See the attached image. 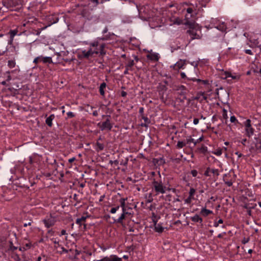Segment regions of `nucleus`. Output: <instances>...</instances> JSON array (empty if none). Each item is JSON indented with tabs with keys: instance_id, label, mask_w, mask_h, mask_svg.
Masks as SVG:
<instances>
[{
	"instance_id": "f257e3e1",
	"label": "nucleus",
	"mask_w": 261,
	"mask_h": 261,
	"mask_svg": "<svg viewBox=\"0 0 261 261\" xmlns=\"http://www.w3.org/2000/svg\"><path fill=\"white\" fill-rule=\"evenodd\" d=\"M89 48L88 50H82L81 53L78 54L79 59H89L94 54L99 55V56H103L106 54L105 50V44L104 43H99L98 40H94L89 43Z\"/></svg>"
},
{
	"instance_id": "f03ea898",
	"label": "nucleus",
	"mask_w": 261,
	"mask_h": 261,
	"mask_svg": "<svg viewBox=\"0 0 261 261\" xmlns=\"http://www.w3.org/2000/svg\"><path fill=\"white\" fill-rule=\"evenodd\" d=\"M3 5L11 11H19L23 6L22 0H4Z\"/></svg>"
},
{
	"instance_id": "7ed1b4c3",
	"label": "nucleus",
	"mask_w": 261,
	"mask_h": 261,
	"mask_svg": "<svg viewBox=\"0 0 261 261\" xmlns=\"http://www.w3.org/2000/svg\"><path fill=\"white\" fill-rule=\"evenodd\" d=\"M173 90L177 92V94L182 96L181 98H177V100L181 102H184V100L187 99L186 94L187 89L185 86L183 85H175L173 87Z\"/></svg>"
},
{
	"instance_id": "20e7f679",
	"label": "nucleus",
	"mask_w": 261,
	"mask_h": 261,
	"mask_svg": "<svg viewBox=\"0 0 261 261\" xmlns=\"http://www.w3.org/2000/svg\"><path fill=\"white\" fill-rule=\"evenodd\" d=\"M45 226L49 228L53 226L57 222V217L55 214H50L49 216H46L42 220Z\"/></svg>"
},
{
	"instance_id": "39448f33",
	"label": "nucleus",
	"mask_w": 261,
	"mask_h": 261,
	"mask_svg": "<svg viewBox=\"0 0 261 261\" xmlns=\"http://www.w3.org/2000/svg\"><path fill=\"white\" fill-rule=\"evenodd\" d=\"M153 188L156 194H164L166 192V187L163 185L161 181L154 180L152 182Z\"/></svg>"
},
{
	"instance_id": "423d86ee",
	"label": "nucleus",
	"mask_w": 261,
	"mask_h": 261,
	"mask_svg": "<svg viewBox=\"0 0 261 261\" xmlns=\"http://www.w3.org/2000/svg\"><path fill=\"white\" fill-rule=\"evenodd\" d=\"M107 118L105 121L102 123L99 122L97 124V126L100 128V130L102 131L106 129L110 130L113 127V125L110 122V115H107Z\"/></svg>"
},
{
	"instance_id": "0eeeda50",
	"label": "nucleus",
	"mask_w": 261,
	"mask_h": 261,
	"mask_svg": "<svg viewBox=\"0 0 261 261\" xmlns=\"http://www.w3.org/2000/svg\"><path fill=\"white\" fill-rule=\"evenodd\" d=\"M245 127V135L248 137H251L254 134V129L252 127L251 120L250 119L246 120L244 122Z\"/></svg>"
},
{
	"instance_id": "6e6552de",
	"label": "nucleus",
	"mask_w": 261,
	"mask_h": 261,
	"mask_svg": "<svg viewBox=\"0 0 261 261\" xmlns=\"http://www.w3.org/2000/svg\"><path fill=\"white\" fill-rule=\"evenodd\" d=\"M33 63L37 64L40 63L44 64H50L53 63L52 58L50 57H43L42 56H38L34 59Z\"/></svg>"
},
{
	"instance_id": "1a4fd4ad",
	"label": "nucleus",
	"mask_w": 261,
	"mask_h": 261,
	"mask_svg": "<svg viewBox=\"0 0 261 261\" xmlns=\"http://www.w3.org/2000/svg\"><path fill=\"white\" fill-rule=\"evenodd\" d=\"M211 173L213 174L214 178L217 179L219 175V171L217 169L206 168L204 175L205 176H211Z\"/></svg>"
},
{
	"instance_id": "9d476101",
	"label": "nucleus",
	"mask_w": 261,
	"mask_h": 261,
	"mask_svg": "<svg viewBox=\"0 0 261 261\" xmlns=\"http://www.w3.org/2000/svg\"><path fill=\"white\" fill-rule=\"evenodd\" d=\"M187 33L190 36L192 40L199 39L200 38V36L196 33V31L194 29L188 30L187 31Z\"/></svg>"
},
{
	"instance_id": "9b49d317",
	"label": "nucleus",
	"mask_w": 261,
	"mask_h": 261,
	"mask_svg": "<svg viewBox=\"0 0 261 261\" xmlns=\"http://www.w3.org/2000/svg\"><path fill=\"white\" fill-rule=\"evenodd\" d=\"M119 259L116 255H111L110 256H106L99 260H94L93 261H117Z\"/></svg>"
},
{
	"instance_id": "f8f14e48",
	"label": "nucleus",
	"mask_w": 261,
	"mask_h": 261,
	"mask_svg": "<svg viewBox=\"0 0 261 261\" xmlns=\"http://www.w3.org/2000/svg\"><path fill=\"white\" fill-rule=\"evenodd\" d=\"M207 97L205 95L203 92L198 93L196 96L194 97V99L199 100L200 102L206 100Z\"/></svg>"
},
{
	"instance_id": "ddd939ff",
	"label": "nucleus",
	"mask_w": 261,
	"mask_h": 261,
	"mask_svg": "<svg viewBox=\"0 0 261 261\" xmlns=\"http://www.w3.org/2000/svg\"><path fill=\"white\" fill-rule=\"evenodd\" d=\"M146 57L147 59L154 61H158L159 59V54L157 53L148 54Z\"/></svg>"
},
{
	"instance_id": "4468645a",
	"label": "nucleus",
	"mask_w": 261,
	"mask_h": 261,
	"mask_svg": "<svg viewBox=\"0 0 261 261\" xmlns=\"http://www.w3.org/2000/svg\"><path fill=\"white\" fill-rule=\"evenodd\" d=\"M55 116L54 114H51L49 117H47L45 120V123L49 126L51 127L53 125L52 121L55 119Z\"/></svg>"
},
{
	"instance_id": "2eb2a0df",
	"label": "nucleus",
	"mask_w": 261,
	"mask_h": 261,
	"mask_svg": "<svg viewBox=\"0 0 261 261\" xmlns=\"http://www.w3.org/2000/svg\"><path fill=\"white\" fill-rule=\"evenodd\" d=\"M5 77L6 78V81L9 82L12 80H15L17 79L16 75H12L10 72L8 71L5 73Z\"/></svg>"
},
{
	"instance_id": "dca6fc26",
	"label": "nucleus",
	"mask_w": 261,
	"mask_h": 261,
	"mask_svg": "<svg viewBox=\"0 0 261 261\" xmlns=\"http://www.w3.org/2000/svg\"><path fill=\"white\" fill-rule=\"evenodd\" d=\"M188 80H190L192 81L193 82H197L198 83L202 84L203 85H208L209 84V81L208 80H202L199 79H196V78H192V79H188Z\"/></svg>"
},
{
	"instance_id": "f3484780",
	"label": "nucleus",
	"mask_w": 261,
	"mask_h": 261,
	"mask_svg": "<svg viewBox=\"0 0 261 261\" xmlns=\"http://www.w3.org/2000/svg\"><path fill=\"white\" fill-rule=\"evenodd\" d=\"M191 220L193 222H198L200 224H202V221H203L202 218H201L199 215H198L197 214L194 215V216L191 217Z\"/></svg>"
},
{
	"instance_id": "a211bd4d",
	"label": "nucleus",
	"mask_w": 261,
	"mask_h": 261,
	"mask_svg": "<svg viewBox=\"0 0 261 261\" xmlns=\"http://www.w3.org/2000/svg\"><path fill=\"white\" fill-rule=\"evenodd\" d=\"M154 230L156 232L161 233L164 231V227L162 226V224L156 223L154 224Z\"/></svg>"
},
{
	"instance_id": "6ab92c4d",
	"label": "nucleus",
	"mask_w": 261,
	"mask_h": 261,
	"mask_svg": "<svg viewBox=\"0 0 261 261\" xmlns=\"http://www.w3.org/2000/svg\"><path fill=\"white\" fill-rule=\"evenodd\" d=\"M256 142L255 144L256 150L259 152H261V138H258L256 139Z\"/></svg>"
},
{
	"instance_id": "aec40b11",
	"label": "nucleus",
	"mask_w": 261,
	"mask_h": 261,
	"mask_svg": "<svg viewBox=\"0 0 261 261\" xmlns=\"http://www.w3.org/2000/svg\"><path fill=\"white\" fill-rule=\"evenodd\" d=\"M212 213L213 212L212 211L207 210L205 208H202L200 211V214L204 217H206Z\"/></svg>"
},
{
	"instance_id": "412c9836",
	"label": "nucleus",
	"mask_w": 261,
	"mask_h": 261,
	"mask_svg": "<svg viewBox=\"0 0 261 261\" xmlns=\"http://www.w3.org/2000/svg\"><path fill=\"white\" fill-rule=\"evenodd\" d=\"M104 148H105V145L103 144L100 143L99 142L97 141V142L96 143V146L95 148V150L99 152V151H102L104 149Z\"/></svg>"
},
{
	"instance_id": "4be33fe9",
	"label": "nucleus",
	"mask_w": 261,
	"mask_h": 261,
	"mask_svg": "<svg viewBox=\"0 0 261 261\" xmlns=\"http://www.w3.org/2000/svg\"><path fill=\"white\" fill-rule=\"evenodd\" d=\"M106 83L105 82L102 83L99 87V92L101 95L104 96H105V91L104 89L106 87Z\"/></svg>"
},
{
	"instance_id": "5701e85b",
	"label": "nucleus",
	"mask_w": 261,
	"mask_h": 261,
	"mask_svg": "<svg viewBox=\"0 0 261 261\" xmlns=\"http://www.w3.org/2000/svg\"><path fill=\"white\" fill-rule=\"evenodd\" d=\"M216 28L222 32L225 31L226 30V25L224 22H222L218 25Z\"/></svg>"
},
{
	"instance_id": "b1692460",
	"label": "nucleus",
	"mask_w": 261,
	"mask_h": 261,
	"mask_svg": "<svg viewBox=\"0 0 261 261\" xmlns=\"http://www.w3.org/2000/svg\"><path fill=\"white\" fill-rule=\"evenodd\" d=\"M135 65L134 61L133 60H129L128 62L126 64L125 67L129 68L132 70V67Z\"/></svg>"
},
{
	"instance_id": "393cba45",
	"label": "nucleus",
	"mask_w": 261,
	"mask_h": 261,
	"mask_svg": "<svg viewBox=\"0 0 261 261\" xmlns=\"http://www.w3.org/2000/svg\"><path fill=\"white\" fill-rule=\"evenodd\" d=\"M126 198H121L120 199V206L122 207V211L125 212V200Z\"/></svg>"
},
{
	"instance_id": "a878e982",
	"label": "nucleus",
	"mask_w": 261,
	"mask_h": 261,
	"mask_svg": "<svg viewBox=\"0 0 261 261\" xmlns=\"http://www.w3.org/2000/svg\"><path fill=\"white\" fill-rule=\"evenodd\" d=\"M93 4L94 7H96L99 4H102L104 1H109V0H89Z\"/></svg>"
},
{
	"instance_id": "bb28decb",
	"label": "nucleus",
	"mask_w": 261,
	"mask_h": 261,
	"mask_svg": "<svg viewBox=\"0 0 261 261\" xmlns=\"http://www.w3.org/2000/svg\"><path fill=\"white\" fill-rule=\"evenodd\" d=\"M15 66H16V62H15V60L14 59L10 60L8 61V66L10 68H13L15 67Z\"/></svg>"
},
{
	"instance_id": "cd10ccee",
	"label": "nucleus",
	"mask_w": 261,
	"mask_h": 261,
	"mask_svg": "<svg viewBox=\"0 0 261 261\" xmlns=\"http://www.w3.org/2000/svg\"><path fill=\"white\" fill-rule=\"evenodd\" d=\"M10 73L12 74V75H16L17 77L18 76V75L19 73L20 70L19 69H15L14 70L9 71Z\"/></svg>"
},
{
	"instance_id": "c85d7f7f",
	"label": "nucleus",
	"mask_w": 261,
	"mask_h": 261,
	"mask_svg": "<svg viewBox=\"0 0 261 261\" xmlns=\"http://www.w3.org/2000/svg\"><path fill=\"white\" fill-rule=\"evenodd\" d=\"M186 145V143L183 141H178L176 145V146L178 148H182L184 146Z\"/></svg>"
},
{
	"instance_id": "c756f323",
	"label": "nucleus",
	"mask_w": 261,
	"mask_h": 261,
	"mask_svg": "<svg viewBox=\"0 0 261 261\" xmlns=\"http://www.w3.org/2000/svg\"><path fill=\"white\" fill-rule=\"evenodd\" d=\"M200 151L203 153H205L207 151V147L202 145L201 147L199 148Z\"/></svg>"
},
{
	"instance_id": "7c9ffc66",
	"label": "nucleus",
	"mask_w": 261,
	"mask_h": 261,
	"mask_svg": "<svg viewBox=\"0 0 261 261\" xmlns=\"http://www.w3.org/2000/svg\"><path fill=\"white\" fill-rule=\"evenodd\" d=\"M213 153L217 156H220L222 153V149L221 148H218L216 149L215 151H213Z\"/></svg>"
},
{
	"instance_id": "2f4dec72",
	"label": "nucleus",
	"mask_w": 261,
	"mask_h": 261,
	"mask_svg": "<svg viewBox=\"0 0 261 261\" xmlns=\"http://www.w3.org/2000/svg\"><path fill=\"white\" fill-rule=\"evenodd\" d=\"M151 217L154 224H156L158 222V219L157 218V216L154 213H152Z\"/></svg>"
},
{
	"instance_id": "473e14b6",
	"label": "nucleus",
	"mask_w": 261,
	"mask_h": 261,
	"mask_svg": "<svg viewBox=\"0 0 261 261\" xmlns=\"http://www.w3.org/2000/svg\"><path fill=\"white\" fill-rule=\"evenodd\" d=\"M195 189H194L193 188H190L189 191V196L193 197V196L195 193Z\"/></svg>"
},
{
	"instance_id": "72a5a7b5",
	"label": "nucleus",
	"mask_w": 261,
	"mask_h": 261,
	"mask_svg": "<svg viewBox=\"0 0 261 261\" xmlns=\"http://www.w3.org/2000/svg\"><path fill=\"white\" fill-rule=\"evenodd\" d=\"M222 116L225 119H228L227 111L225 109H223Z\"/></svg>"
},
{
	"instance_id": "f704fd0d",
	"label": "nucleus",
	"mask_w": 261,
	"mask_h": 261,
	"mask_svg": "<svg viewBox=\"0 0 261 261\" xmlns=\"http://www.w3.org/2000/svg\"><path fill=\"white\" fill-rule=\"evenodd\" d=\"M194 199V197H191L189 196V197L185 199V203L187 204H190L192 202V200Z\"/></svg>"
},
{
	"instance_id": "c9c22d12",
	"label": "nucleus",
	"mask_w": 261,
	"mask_h": 261,
	"mask_svg": "<svg viewBox=\"0 0 261 261\" xmlns=\"http://www.w3.org/2000/svg\"><path fill=\"white\" fill-rule=\"evenodd\" d=\"M10 246H9V249L12 251H14L17 249V247H15L13 246V244L12 242H10Z\"/></svg>"
},
{
	"instance_id": "e433bc0d",
	"label": "nucleus",
	"mask_w": 261,
	"mask_h": 261,
	"mask_svg": "<svg viewBox=\"0 0 261 261\" xmlns=\"http://www.w3.org/2000/svg\"><path fill=\"white\" fill-rule=\"evenodd\" d=\"M223 220L220 219L217 222H214V226L217 227L219 226V224H222V223H223Z\"/></svg>"
},
{
	"instance_id": "4c0bfd02",
	"label": "nucleus",
	"mask_w": 261,
	"mask_h": 261,
	"mask_svg": "<svg viewBox=\"0 0 261 261\" xmlns=\"http://www.w3.org/2000/svg\"><path fill=\"white\" fill-rule=\"evenodd\" d=\"M120 206H117L116 207H112L110 210V213L112 214H114L116 212V211L119 208Z\"/></svg>"
},
{
	"instance_id": "58836bf2",
	"label": "nucleus",
	"mask_w": 261,
	"mask_h": 261,
	"mask_svg": "<svg viewBox=\"0 0 261 261\" xmlns=\"http://www.w3.org/2000/svg\"><path fill=\"white\" fill-rule=\"evenodd\" d=\"M181 23H182V21L178 18H176L173 21L174 24H176L178 25L181 24Z\"/></svg>"
},
{
	"instance_id": "ea45409f",
	"label": "nucleus",
	"mask_w": 261,
	"mask_h": 261,
	"mask_svg": "<svg viewBox=\"0 0 261 261\" xmlns=\"http://www.w3.org/2000/svg\"><path fill=\"white\" fill-rule=\"evenodd\" d=\"M180 76L182 79H186L188 81H191L190 80H188V79H190V78L187 77L186 73L185 72H182L180 73Z\"/></svg>"
},
{
	"instance_id": "a19ab883",
	"label": "nucleus",
	"mask_w": 261,
	"mask_h": 261,
	"mask_svg": "<svg viewBox=\"0 0 261 261\" xmlns=\"http://www.w3.org/2000/svg\"><path fill=\"white\" fill-rule=\"evenodd\" d=\"M230 121H231V122H232V123L238 122V120L234 116H231L230 117Z\"/></svg>"
},
{
	"instance_id": "79ce46f5",
	"label": "nucleus",
	"mask_w": 261,
	"mask_h": 261,
	"mask_svg": "<svg viewBox=\"0 0 261 261\" xmlns=\"http://www.w3.org/2000/svg\"><path fill=\"white\" fill-rule=\"evenodd\" d=\"M244 51L246 54H248V55H253V52L252 51V50L251 49H244Z\"/></svg>"
},
{
	"instance_id": "37998d69",
	"label": "nucleus",
	"mask_w": 261,
	"mask_h": 261,
	"mask_svg": "<svg viewBox=\"0 0 261 261\" xmlns=\"http://www.w3.org/2000/svg\"><path fill=\"white\" fill-rule=\"evenodd\" d=\"M203 137L202 136V137H200V138H199V139H198L196 141H195V142H194V146H196V145L197 143H199V142H201L202 141H203Z\"/></svg>"
},
{
	"instance_id": "c03bdc74",
	"label": "nucleus",
	"mask_w": 261,
	"mask_h": 261,
	"mask_svg": "<svg viewBox=\"0 0 261 261\" xmlns=\"http://www.w3.org/2000/svg\"><path fill=\"white\" fill-rule=\"evenodd\" d=\"M67 115L69 118H72V117H74L75 116L73 112H67Z\"/></svg>"
},
{
	"instance_id": "a18cd8bd",
	"label": "nucleus",
	"mask_w": 261,
	"mask_h": 261,
	"mask_svg": "<svg viewBox=\"0 0 261 261\" xmlns=\"http://www.w3.org/2000/svg\"><path fill=\"white\" fill-rule=\"evenodd\" d=\"M191 174L193 177H196L197 175L198 172L196 170H192L191 172Z\"/></svg>"
},
{
	"instance_id": "49530a36",
	"label": "nucleus",
	"mask_w": 261,
	"mask_h": 261,
	"mask_svg": "<svg viewBox=\"0 0 261 261\" xmlns=\"http://www.w3.org/2000/svg\"><path fill=\"white\" fill-rule=\"evenodd\" d=\"M61 250H62V251H61V252H60V254H62V253H68V251L67 249H65L64 247H63V246H62V247H61Z\"/></svg>"
},
{
	"instance_id": "de8ad7c7",
	"label": "nucleus",
	"mask_w": 261,
	"mask_h": 261,
	"mask_svg": "<svg viewBox=\"0 0 261 261\" xmlns=\"http://www.w3.org/2000/svg\"><path fill=\"white\" fill-rule=\"evenodd\" d=\"M225 184L228 187H230L232 185V181L231 180L225 181Z\"/></svg>"
},
{
	"instance_id": "09e8293b",
	"label": "nucleus",
	"mask_w": 261,
	"mask_h": 261,
	"mask_svg": "<svg viewBox=\"0 0 261 261\" xmlns=\"http://www.w3.org/2000/svg\"><path fill=\"white\" fill-rule=\"evenodd\" d=\"M194 142H195V141L193 138H189V139H187V143H193L194 144Z\"/></svg>"
},
{
	"instance_id": "8fccbe9b",
	"label": "nucleus",
	"mask_w": 261,
	"mask_h": 261,
	"mask_svg": "<svg viewBox=\"0 0 261 261\" xmlns=\"http://www.w3.org/2000/svg\"><path fill=\"white\" fill-rule=\"evenodd\" d=\"M142 119L144 120V122L147 124H149L150 121L148 118L147 117L143 116L142 117Z\"/></svg>"
},
{
	"instance_id": "3c124183",
	"label": "nucleus",
	"mask_w": 261,
	"mask_h": 261,
	"mask_svg": "<svg viewBox=\"0 0 261 261\" xmlns=\"http://www.w3.org/2000/svg\"><path fill=\"white\" fill-rule=\"evenodd\" d=\"M115 222L121 224L122 225H123V220L119 218L115 221Z\"/></svg>"
},
{
	"instance_id": "603ef678",
	"label": "nucleus",
	"mask_w": 261,
	"mask_h": 261,
	"mask_svg": "<svg viewBox=\"0 0 261 261\" xmlns=\"http://www.w3.org/2000/svg\"><path fill=\"white\" fill-rule=\"evenodd\" d=\"M14 259L16 260V261H21V259H20V258L19 257V255L17 254H16L15 255V256H14Z\"/></svg>"
},
{
	"instance_id": "864d4df0",
	"label": "nucleus",
	"mask_w": 261,
	"mask_h": 261,
	"mask_svg": "<svg viewBox=\"0 0 261 261\" xmlns=\"http://www.w3.org/2000/svg\"><path fill=\"white\" fill-rule=\"evenodd\" d=\"M31 246V244L30 243H27L24 246V247H25L26 250H28V249L30 248Z\"/></svg>"
},
{
	"instance_id": "5fc2aeb1",
	"label": "nucleus",
	"mask_w": 261,
	"mask_h": 261,
	"mask_svg": "<svg viewBox=\"0 0 261 261\" xmlns=\"http://www.w3.org/2000/svg\"><path fill=\"white\" fill-rule=\"evenodd\" d=\"M47 234H50L51 236L54 235V231L53 230V229H49L47 232Z\"/></svg>"
},
{
	"instance_id": "6e6d98bb",
	"label": "nucleus",
	"mask_w": 261,
	"mask_h": 261,
	"mask_svg": "<svg viewBox=\"0 0 261 261\" xmlns=\"http://www.w3.org/2000/svg\"><path fill=\"white\" fill-rule=\"evenodd\" d=\"M193 9L192 8H188L187 9V13H189V14H191L193 12Z\"/></svg>"
},
{
	"instance_id": "4d7b16f0",
	"label": "nucleus",
	"mask_w": 261,
	"mask_h": 261,
	"mask_svg": "<svg viewBox=\"0 0 261 261\" xmlns=\"http://www.w3.org/2000/svg\"><path fill=\"white\" fill-rule=\"evenodd\" d=\"M199 123V119L198 118H194L193 120V123L197 125Z\"/></svg>"
},
{
	"instance_id": "13d9d810",
	"label": "nucleus",
	"mask_w": 261,
	"mask_h": 261,
	"mask_svg": "<svg viewBox=\"0 0 261 261\" xmlns=\"http://www.w3.org/2000/svg\"><path fill=\"white\" fill-rule=\"evenodd\" d=\"M125 212H123V213L121 215V216L119 217V218H120L121 220H123L125 218Z\"/></svg>"
},
{
	"instance_id": "bf43d9fd",
	"label": "nucleus",
	"mask_w": 261,
	"mask_h": 261,
	"mask_svg": "<svg viewBox=\"0 0 261 261\" xmlns=\"http://www.w3.org/2000/svg\"><path fill=\"white\" fill-rule=\"evenodd\" d=\"M191 64L192 65H193V66H194L195 68H197V66H198V63L195 62H191Z\"/></svg>"
},
{
	"instance_id": "052dcab7",
	"label": "nucleus",
	"mask_w": 261,
	"mask_h": 261,
	"mask_svg": "<svg viewBox=\"0 0 261 261\" xmlns=\"http://www.w3.org/2000/svg\"><path fill=\"white\" fill-rule=\"evenodd\" d=\"M225 77L226 78H228V77H231V76H232V75L229 72H225Z\"/></svg>"
},
{
	"instance_id": "680f3d73",
	"label": "nucleus",
	"mask_w": 261,
	"mask_h": 261,
	"mask_svg": "<svg viewBox=\"0 0 261 261\" xmlns=\"http://www.w3.org/2000/svg\"><path fill=\"white\" fill-rule=\"evenodd\" d=\"M75 160V157H72L68 160V162L70 163H72L73 162H74Z\"/></svg>"
},
{
	"instance_id": "e2e57ef3",
	"label": "nucleus",
	"mask_w": 261,
	"mask_h": 261,
	"mask_svg": "<svg viewBox=\"0 0 261 261\" xmlns=\"http://www.w3.org/2000/svg\"><path fill=\"white\" fill-rule=\"evenodd\" d=\"M177 66L179 67V68H181L182 67V66H184V63H179V62H177Z\"/></svg>"
},
{
	"instance_id": "0e129e2a",
	"label": "nucleus",
	"mask_w": 261,
	"mask_h": 261,
	"mask_svg": "<svg viewBox=\"0 0 261 261\" xmlns=\"http://www.w3.org/2000/svg\"><path fill=\"white\" fill-rule=\"evenodd\" d=\"M10 33H11V36L12 37H14L16 34V31L15 30L11 31Z\"/></svg>"
},
{
	"instance_id": "69168bd1",
	"label": "nucleus",
	"mask_w": 261,
	"mask_h": 261,
	"mask_svg": "<svg viewBox=\"0 0 261 261\" xmlns=\"http://www.w3.org/2000/svg\"><path fill=\"white\" fill-rule=\"evenodd\" d=\"M87 218V217L82 216L81 218H80L79 219L81 221L84 222L86 220Z\"/></svg>"
},
{
	"instance_id": "338daca9",
	"label": "nucleus",
	"mask_w": 261,
	"mask_h": 261,
	"mask_svg": "<svg viewBox=\"0 0 261 261\" xmlns=\"http://www.w3.org/2000/svg\"><path fill=\"white\" fill-rule=\"evenodd\" d=\"M125 70H124V74H128V71H129V70H130V69H129V68H127V67H125Z\"/></svg>"
},
{
	"instance_id": "774afa93",
	"label": "nucleus",
	"mask_w": 261,
	"mask_h": 261,
	"mask_svg": "<svg viewBox=\"0 0 261 261\" xmlns=\"http://www.w3.org/2000/svg\"><path fill=\"white\" fill-rule=\"evenodd\" d=\"M121 95L122 97H125L127 95V93L124 91L121 92Z\"/></svg>"
}]
</instances>
